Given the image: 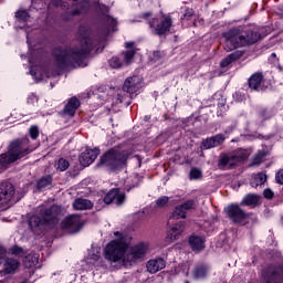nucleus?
Wrapping results in <instances>:
<instances>
[{
	"label": "nucleus",
	"instance_id": "obj_39",
	"mask_svg": "<svg viewBox=\"0 0 283 283\" xmlns=\"http://www.w3.org/2000/svg\"><path fill=\"white\" fill-rule=\"evenodd\" d=\"M168 203H169V197L167 196L159 197L156 200V205L159 209H163V207H167Z\"/></svg>",
	"mask_w": 283,
	"mask_h": 283
},
{
	"label": "nucleus",
	"instance_id": "obj_3",
	"mask_svg": "<svg viewBox=\"0 0 283 283\" xmlns=\"http://www.w3.org/2000/svg\"><path fill=\"white\" fill-rule=\"evenodd\" d=\"M226 44V52H233V50H238V48H247V45H253V43H258L262 35L259 32L244 30L242 28H232L229 31L222 34Z\"/></svg>",
	"mask_w": 283,
	"mask_h": 283
},
{
	"label": "nucleus",
	"instance_id": "obj_21",
	"mask_svg": "<svg viewBox=\"0 0 283 283\" xmlns=\"http://www.w3.org/2000/svg\"><path fill=\"white\" fill-rule=\"evenodd\" d=\"M262 81H264V77L262 76V73H254L249 78L250 90H254L255 92H262V90H264V87L262 86Z\"/></svg>",
	"mask_w": 283,
	"mask_h": 283
},
{
	"label": "nucleus",
	"instance_id": "obj_18",
	"mask_svg": "<svg viewBox=\"0 0 283 283\" xmlns=\"http://www.w3.org/2000/svg\"><path fill=\"white\" fill-rule=\"evenodd\" d=\"M224 140H227L224 134H218L213 137H209L202 142V149H213V147H220Z\"/></svg>",
	"mask_w": 283,
	"mask_h": 283
},
{
	"label": "nucleus",
	"instance_id": "obj_63",
	"mask_svg": "<svg viewBox=\"0 0 283 283\" xmlns=\"http://www.w3.org/2000/svg\"><path fill=\"white\" fill-rule=\"evenodd\" d=\"M193 25H196V22H193Z\"/></svg>",
	"mask_w": 283,
	"mask_h": 283
},
{
	"label": "nucleus",
	"instance_id": "obj_2",
	"mask_svg": "<svg viewBox=\"0 0 283 283\" xmlns=\"http://www.w3.org/2000/svg\"><path fill=\"white\" fill-rule=\"evenodd\" d=\"M114 235L117 239L111 241L105 248V259L108 262H120L123 260L124 266H132V264H136L147 255L149 244L139 243L129 249L132 239L128 235H123L120 232H114ZM127 249H129L128 252Z\"/></svg>",
	"mask_w": 283,
	"mask_h": 283
},
{
	"label": "nucleus",
	"instance_id": "obj_51",
	"mask_svg": "<svg viewBox=\"0 0 283 283\" xmlns=\"http://www.w3.org/2000/svg\"><path fill=\"white\" fill-rule=\"evenodd\" d=\"M102 12H109V8L107 6H102Z\"/></svg>",
	"mask_w": 283,
	"mask_h": 283
},
{
	"label": "nucleus",
	"instance_id": "obj_44",
	"mask_svg": "<svg viewBox=\"0 0 283 283\" xmlns=\"http://www.w3.org/2000/svg\"><path fill=\"white\" fill-rule=\"evenodd\" d=\"M8 250L3 248V245H0V264H3L8 260Z\"/></svg>",
	"mask_w": 283,
	"mask_h": 283
},
{
	"label": "nucleus",
	"instance_id": "obj_54",
	"mask_svg": "<svg viewBox=\"0 0 283 283\" xmlns=\"http://www.w3.org/2000/svg\"><path fill=\"white\" fill-rule=\"evenodd\" d=\"M0 283H10L8 280H2Z\"/></svg>",
	"mask_w": 283,
	"mask_h": 283
},
{
	"label": "nucleus",
	"instance_id": "obj_35",
	"mask_svg": "<svg viewBox=\"0 0 283 283\" xmlns=\"http://www.w3.org/2000/svg\"><path fill=\"white\" fill-rule=\"evenodd\" d=\"M191 19L196 21V12L193 11V9H186L185 13L181 17V20L191 21Z\"/></svg>",
	"mask_w": 283,
	"mask_h": 283
},
{
	"label": "nucleus",
	"instance_id": "obj_19",
	"mask_svg": "<svg viewBox=\"0 0 283 283\" xmlns=\"http://www.w3.org/2000/svg\"><path fill=\"white\" fill-rule=\"evenodd\" d=\"M87 10H90V1H84L81 2L76 6L75 9L72 10V12L70 13V15H67V13H64L62 15V19L64 21H70V19H72V17H76L78 14H83V12H87Z\"/></svg>",
	"mask_w": 283,
	"mask_h": 283
},
{
	"label": "nucleus",
	"instance_id": "obj_34",
	"mask_svg": "<svg viewBox=\"0 0 283 283\" xmlns=\"http://www.w3.org/2000/svg\"><path fill=\"white\" fill-rule=\"evenodd\" d=\"M266 156V153L264 150L258 151L253 157H252V167H258V165L262 164V159Z\"/></svg>",
	"mask_w": 283,
	"mask_h": 283
},
{
	"label": "nucleus",
	"instance_id": "obj_4",
	"mask_svg": "<svg viewBox=\"0 0 283 283\" xmlns=\"http://www.w3.org/2000/svg\"><path fill=\"white\" fill-rule=\"evenodd\" d=\"M40 217L32 216L29 219L31 229H54L59 224V216H61V207L51 206L50 208H40Z\"/></svg>",
	"mask_w": 283,
	"mask_h": 283
},
{
	"label": "nucleus",
	"instance_id": "obj_56",
	"mask_svg": "<svg viewBox=\"0 0 283 283\" xmlns=\"http://www.w3.org/2000/svg\"><path fill=\"white\" fill-rule=\"evenodd\" d=\"M272 59H275V56H277L275 53L271 54Z\"/></svg>",
	"mask_w": 283,
	"mask_h": 283
},
{
	"label": "nucleus",
	"instance_id": "obj_53",
	"mask_svg": "<svg viewBox=\"0 0 283 283\" xmlns=\"http://www.w3.org/2000/svg\"><path fill=\"white\" fill-rule=\"evenodd\" d=\"M98 258H99L98 254H95L92 256V260L98 261Z\"/></svg>",
	"mask_w": 283,
	"mask_h": 283
},
{
	"label": "nucleus",
	"instance_id": "obj_30",
	"mask_svg": "<svg viewBox=\"0 0 283 283\" xmlns=\"http://www.w3.org/2000/svg\"><path fill=\"white\" fill-rule=\"evenodd\" d=\"M23 264L27 269H32V266H36V264H39V255L28 254L23 259Z\"/></svg>",
	"mask_w": 283,
	"mask_h": 283
},
{
	"label": "nucleus",
	"instance_id": "obj_8",
	"mask_svg": "<svg viewBox=\"0 0 283 283\" xmlns=\"http://www.w3.org/2000/svg\"><path fill=\"white\" fill-rule=\"evenodd\" d=\"M140 87H143V85L140 84V77H128L124 82L123 91L118 90L117 94L115 95L116 103H124L125 95L123 94H125V92L126 94H136V92H138Z\"/></svg>",
	"mask_w": 283,
	"mask_h": 283
},
{
	"label": "nucleus",
	"instance_id": "obj_50",
	"mask_svg": "<svg viewBox=\"0 0 283 283\" xmlns=\"http://www.w3.org/2000/svg\"><path fill=\"white\" fill-rule=\"evenodd\" d=\"M254 137L259 139H265V140H269V138H271V136H262V134H255Z\"/></svg>",
	"mask_w": 283,
	"mask_h": 283
},
{
	"label": "nucleus",
	"instance_id": "obj_46",
	"mask_svg": "<svg viewBox=\"0 0 283 283\" xmlns=\"http://www.w3.org/2000/svg\"><path fill=\"white\" fill-rule=\"evenodd\" d=\"M275 180L279 185H283V169L276 172Z\"/></svg>",
	"mask_w": 283,
	"mask_h": 283
},
{
	"label": "nucleus",
	"instance_id": "obj_40",
	"mask_svg": "<svg viewBox=\"0 0 283 283\" xmlns=\"http://www.w3.org/2000/svg\"><path fill=\"white\" fill-rule=\"evenodd\" d=\"M202 177V171H200V169L198 168H192L190 170V179L191 180H198V178Z\"/></svg>",
	"mask_w": 283,
	"mask_h": 283
},
{
	"label": "nucleus",
	"instance_id": "obj_48",
	"mask_svg": "<svg viewBox=\"0 0 283 283\" xmlns=\"http://www.w3.org/2000/svg\"><path fill=\"white\" fill-rule=\"evenodd\" d=\"M135 42H126L125 48L126 50H134ZM136 52V50H134Z\"/></svg>",
	"mask_w": 283,
	"mask_h": 283
},
{
	"label": "nucleus",
	"instance_id": "obj_25",
	"mask_svg": "<svg viewBox=\"0 0 283 283\" xmlns=\"http://www.w3.org/2000/svg\"><path fill=\"white\" fill-rule=\"evenodd\" d=\"M92 201L83 198L75 199L73 202V209H75L76 211H85L87 209H92Z\"/></svg>",
	"mask_w": 283,
	"mask_h": 283
},
{
	"label": "nucleus",
	"instance_id": "obj_6",
	"mask_svg": "<svg viewBox=\"0 0 283 283\" xmlns=\"http://www.w3.org/2000/svg\"><path fill=\"white\" fill-rule=\"evenodd\" d=\"M127 158H129V151L120 148H112L101 157L98 165L107 167L111 171H117V169L127 167Z\"/></svg>",
	"mask_w": 283,
	"mask_h": 283
},
{
	"label": "nucleus",
	"instance_id": "obj_31",
	"mask_svg": "<svg viewBox=\"0 0 283 283\" xmlns=\"http://www.w3.org/2000/svg\"><path fill=\"white\" fill-rule=\"evenodd\" d=\"M258 202H260V196L258 195H248L242 200V203L247 207H255Z\"/></svg>",
	"mask_w": 283,
	"mask_h": 283
},
{
	"label": "nucleus",
	"instance_id": "obj_16",
	"mask_svg": "<svg viewBox=\"0 0 283 283\" xmlns=\"http://www.w3.org/2000/svg\"><path fill=\"white\" fill-rule=\"evenodd\" d=\"M167 266V262L163 258H155L150 259L146 263V270L150 275H155V273H158V271H163Z\"/></svg>",
	"mask_w": 283,
	"mask_h": 283
},
{
	"label": "nucleus",
	"instance_id": "obj_41",
	"mask_svg": "<svg viewBox=\"0 0 283 283\" xmlns=\"http://www.w3.org/2000/svg\"><path fill=\"white\" fill-rule=\"evenodd\" d=\"M163 59V53L160 51H155L149 55V60L153 61V63H156Z\"/></svg>",
	"mask_w": 283,
	"mask_h": 283
},
{
	"label": "nucleus",
	"instance_id": "obj_42",
	"mask_svg": "<svg viewBox=\"0 0 283 283\" xmlns=\"http://www.w3.org/2000/svg\"><path fill=\"white\" fill-rule=\"evenodd\" d=\"M29 134L33 140H36V138H39V127L31 126L29 129Z\"/></svg>",
	"mask_w": 283,
	"mask_h": 283
},
{
	"label": "nucleus",
	"instance_id": "obj_15",
	"mask_svg": "<svg viewBox=\"0 0 283 283\" xmlns=\"http://www.w3.org/2000/svg\"><path fill=\"white\" fill-rule=\"evenodd\" d=\"M104 202L105 205H112V202H114L120 206L125 202V192L119 189H113L104 197Z\"/></svg>",
	"mask_w": 283,
	"mask_h": 283
},
{
	"label": "nucleus",
	"instance_id": "obj_17",
	"mask_svg": "<svg viewBox=\"0 0 283 283\" xmlns=\"http://www.w3.org/2000/svg\"><path fill=\"white\" fill-rule=\"evenodd\" d=\"M3 270H0V275L3 277V275H13V273H17V269L20 266V262L17 259H7L3 263Z\"/></svg>",
	"mask_w": 283,
	"mask_h": 283
},
{
	"label": "nucleus",
	"instance_id": "obj_47",
	"mask_svg": "<svg viewBox=\"0 0 283 283\" xmlns=\"http://www.w3.org/2000/svg\"><path fill=\"white\" fill-rule=\"evenodd\" d=\"M263 196L264 198H266L268 200H271V198H273V191L271 189H265L263 191Z\"/></svg>",
	"mask_w": 283,
	"mask_h": 283
},
{
	"label": "nucleus",
	"instance_id": "obj_45",
	"mask_svg": "<svg viewBox=\"0 0 283 283\" xmlns=\"http://www.w3.org/2000/svg\"><path fill=\"white\" fill-rule=\"evenodd\" d=\"M9 253H11V255H20V253H23V249H21L19 245H14L9 250Z\"/></svg>",
	"mask_w": 283,
	"mask_h": 283
},
{
	"label": "nucleus",
	"instance_id": "obj_1",
	"mask_svg": "<svg viewBox=\"0 0 283 283\" xmlns=\"http://www.w3.org/2000/svg\"><path fill=\"white\" fill-rule=\"evenodd\" d=\"M104 29L99 38L94 39V35L90 29L85 25H81L77 31L78 45L72 46L70 49L56 48L53 51L55 59L56 72L65 70L66 67H85V59L98 43L105 41V38L109 32H116V27L118 22L116 19L104 15L103 17Z\"/></svg>",
	"mask_w": 283,
	"mask_h": 283
},
{
	"label": "nucleus",
	"instance_id": "obj_49",
	"mask_svg": "<svg viewBox=\"0 0 283 283\" xmlns=\"http://www.w3.org/2000/svg\"><path fill=\"white\" fill-rule=\"evenodd\" d=\"M158 23V18H153L151 20L148 21V25L150 28H154Z\"/></svg>",
	"mask_w": 283,
	"mask_h": 283
},
{
	"label": "nucleus",
	"instance_id": "obj_10",
	"mask_svg": "<svg viewBox=\"0 0 283 283\" xmlns=\"http://www.w3.org/2000/svg\"><path fill=\"white\" fill-rule=\"evenodd\" d=\"M83 224L84 222L82 221L80 214H70L61 222L62 229L64 231H69V233H78V231L83 229Z\"/></svg>",
	"mask_w": 283,
	"mask_h": 283
},
{
	"label": "nucleus",
	"instance_id": "obj_33",
	"mask_svg": "<svg viewBox=\"0 0 283 283\" xmlns=\"http://www.w3.org/2000/svg\"><path fill=\"white\" fill-rule=\"evenodd\" d=\"M52 185V176H44L36 182V189H45V187H50Z\"/></svg>",
	"mask_w": 283,
	"mask_h": 283
},
{
	"label": "nucleus",
	"instance_id": "obj_29",
	"mask_svg": "<svg viewBox=\"0 0 283 283\" xmlns=\"http://www.w3.org/2000/svg\"><path fill=\"white\" fill-rule=\"evenodd\" d=\"M264 182H266V175L259 172L251 178L250 185L255 188L264 185Z\"/></svg>",
	"mask_w": 283,
	"mask_h": 283
},
{
	"label": "nucleus",
	"instance_id": "obj_62",
	"mask_svg": "<svg viewBox=\"0 0 283 283\" xmlns=\"http://www.w3.org/2000/svg\"><path fill=\"white\" fill-rule=\"evenodd\" d=\"M185 283H189V281H186Z\"/></svg>",
	"mask_w": 283,
	"mask_h": 283
},
{
	"label": "nucleus",
	"instance_id": "obj_28",
	"mask_svg": "<svg viewBox=\"0 0 283 283\" xmlns=\"http://www.w3.org/2000/svg\"><path fill=\"white\" fill-rule=\"evenodd\" d=\"M189 244L192 251H202V249H205V239L198 235H192L189 238Z\"/></svg>",
	"mask_w": 283,
	"mask_h": 283
},
{
	"label": "nucleus",
	"instance_id": "obj_36",
	"mask_svg": "<svg viewBox=\"0 0 283 283\" xmlns=\"http://www.w3.org/2000/svg\"><path fill=\"white\" fill-rule=\"evenodd\" d=\"M234 155H237V157L239 159V163H242V160H247V158H249V156H251V150H249V149H240Z\"/></svg>",
	"mask_w": 283,
	"mask_h": 283
},
{
	"label": "nucleus",
	"instance_id": "obj_38",
	"mask_svg": "<svg viewBox=\"0 0 283 283\" xmlns=\"http://www.w3.org/2000/svg\"><path fill=\"white\" fill-rule=\"evenodd\" d=\"M69 168H70V161H67L66 159H63V158L59 159L57 169L60 171H66V169H69Z\"/></svg>",
	"mask_w": 283,
	"mask_h": 283
},
{
	"label": "nucleus",
	"instance_id": "obj_22",
	"mask_svg": "<svg viewBox=\"0 0 283 283\" xmlns=\"http://www.w3.org/2000/svg\"><path fill=\"white\" fill-rule=\"evenodd\" d=\"M171 30V18H165L157 27L155 28V33L158 36H163V34H167Z\"/></svg>",
	"mask_w": 283,
	"mask_h": 283
},
{
	"label": "nucleus",
	"instance_id": "obj_26",
	"mask_svg": "<svg viewBox=\"0 0 283 283\" xmlns=\"http://www.w3.org/2000/svg\"><path fill=\"white\" fill-rule=\"evenodd\" d=\"M238 163H240V159L237 157V155L223 156L219 160V165L221 167H235Z\"/></svg>",
	"mask_w": 283,
	"mask_h": 283
},
{
	"label": "nucleus",
	"instance_id": "obj_12",
	"mask_svg": "<svg viewBox=\"0 0 283 283\" xmlns=\"http://www.w3.org/2000/svg\"><path fill=\"white\" fill-rule=\"evenodd\" d=\"M228 218L234 223V224H241V222H244L247 220L248 216L244 210L240 209V206L238 205H230L224 209Z\"/></svg>",
	"mask_w": 283,
	"mask_h": 283
},
{
	"label": "nucleus",
	"instance_id": "obj_5",
	"mask_svg": "<svg viewBox=\"0 0 283 283\" xmlns=\"http://www.w3.org/2000/svg\"><path fill=\"white\" fill-rule=\"evenodd\" d=\"M29 143V139L14 140L11 143L9 150L0 155V169H8V165H12V163L25 158V156L30 154Z\"/></svg>",
	"mask_w": 283,
	"mask_h": 283
},
{
	"label": "nucleus",
	"instance_id": "obj_24",
	"mask_svg": "<svg viewBox=\"0 0 283 283\" xmlns=\"http://www.w3.org/2000/svg\"><path fill=\"white\" fill-rule=\"evenodd\" d=\"M80 105H81V102H78V98L71 97L64 107V114H67V116H74V114L76 113V109H78Z\"/></svg>",
	"mask_w": 283,
	"mask_h": 283
},
{
	"label": "nucleus",
	"instance_id": "obj_27",
	"mask_svg": "<svg viewBox=\"0 0 283 283\" xmlns=\"http://www.w3.org/2000/svg\"><path fill=\"white\" fill-rule=\"evenodd\" d=\"M185 231V222L180 221L176 223L168 232L170 240H178V237Z\"/></svg>",
	"mask_w": 283,
	"mask_h": 283
},
{
	"label": "nucleus",
	"instance_id": "obj_14",
	"mask_svg": "<svg viewBox=\"0 0 283 283\" xmlns=\"http://www.w3.org/2000/svg\"><path fill=\"white\" fill-rule=\"evenodd\" d=\"M98 154H101V150L98 148L90 149L86 148L81 155H80V164L82 167H90L96 158H98Z\"/></svg>",
	"mask_w": 283,
	"mask_h": 283
},
{
	"label": "nucleus",
	"instance_id": "obj_61",
	"mask_svg": "<svg viewBox=\"0 0 283 283\" xmlns=\"http://www.w3.org/2000/svg\"><path fill=\"white\" fill-rule=\"evenodd\" d=\"M281 222H282V224H283V217H282V219H281Z\"/></svg>",
	"mask_w": 283,
	"mask_h": 283
},
{
	"label": "nucleus",
	"instance_id": "obj_43",
	"mask_svg": "<svg viewBox=\"0 0 283 283\" xmlns=\"http://www.w3.org/2000/svg\"><path fill=\"white\" fill-rule=\"evenodd\" d=\"M30 66V74L31 76H36V61L33 60V57L29 59Z\"/></svg>",
	"mask_w": 283,
	"mask_h": 283
},
{
	"label": "nucleus",
	"instance_id": "obj_59",
	"mask_svg": "<svg viewBox=\"0 0 283 283\" xmlns=\"http://www.w3.org/2000/svg\"><path fill=\"white\" fill-rule=\"evenodd\" d=\"M133 187H138V182H136V185H134Z\"/></svg>",
	"mask_w": 283,
	"mask_h": 283
},
{
	"label": "nucleus",
	"instance_id": "obj_32",
	"mask_svg": "<svg viewBox=\"0 0 283 283\" xmlns=\"http://www.w3.org/2000/svg\"><path fill=\"white\" fill-rule=\"evenodd\" d=\"M42 4L40 9L45 8L48 6V0H41ZM76 1V0H73ZM52 6H55V8H67V0H51Z\"/></svg>",
	"mask_w": 283,
	"mask_h": 283
},
{
	"label": "nucleus",
	"instance_id": "obj_20",
	"mask_svg": "<svg viewBox=\"0 0 283 283\" xmlns=\"http://www.w3.org/2000/svg\"><path fill=\"white\" fill-rule=\"evenodd\" d=\"M210 271H211V268H209L208 264L199 263L195 266L192 271V277H195V280H205V277L209 275Z\"/></svg>",
	"mask_w": 283,
	"mask_h": 283
},
{
	"label": "nucleus",
	"instance_id": "obj_7",
	"mask_svg": "<svg viewBox=\"0 0 283 283\" xmlns=\"http://www.w3.org/2000/svg\"><path fill=\"white\" fill-rule=\"evenodd\" d=\"M261 283H283V265L270 264L261 271Z\"/></svg>",
	"mask_w": 283,
	"mask_h": 283
},
{
	"label": "nucleus",
	"instance_id": "obj_9",
	"mask_svg": "<svg viewBox=\"0 0 283 283\" xmlns=\"http://www.w3.org/2000/svg\"><path fill=\"white\" fill-rule=\"evenodd\" d=\"M197 207L198 202L196 200L188 199L174 209L170 218L175 220H185V218H187V213H189V211H196Z\"/></svg>",
	"mask_w": 283,
	"mask_h": 283
},
{
	"label": "nucleus",
	"instance_id": "obj_60",
	"mask_svg": "<svg viewBox=\"0 0 283 283\" xmlns=\"http://www.w3.org/2000/svg\"><path fill=\"white\" fill-rule=\"evenodd\" d=\"M134 180H136V181H137V180H138V178H136V177H135V178H134Z\"/></svg>",
	"mask_w": 283,
	"mask_h": 283
},
{
	"label": "nucleus",
	"instance_id": "obj_11",
	"mask_svg": "<svg viewBox=\"0 0 283 283\" xmlns=\"http://www.w3.org/2000/svg\"><path fill=\"white\" fill-rule=\"evenodd\" d=\"M134 56H136V52L134 50H127L120 54V57L113 56L108 61V63L111 67H113L114 70H118V67H123L125 65H132V61H134Z\"/></svg>",
	"mask_w": 283,
	"mask_h": 283
},
{
	"label": "nucleus",
	"instance_id": "obj_37",
	"mask_svg": "<svg viewBox=\"0 0 283 283\" xmlns=\"http://www.w3.org/2000/svg\"><path fill=\"white\" fill-rule=\"evenodd\" d=\"M15 18L18 19V21L25 22L28 21V19H30V13H28L27 10H18L15 12Z\"/></svg>",
	"mask_w": 283,
	"mask_h": 283
},
{
	"label": "nucleus",
	"instance_id": "obj_52",
	"mask_svg": "<svg viewBox=\"0 0 283 283\" xmlns=\"http://www.w3.org/2000/svg\"><path fill=\"white\" fill-rule=\"evenodd\" d=\"M142 17L143 19H147L148 17H151V12H146Z\"/></svg>",
	"mask_w": 283,
	"mask_h": 283
},
{
	"label": "nucleus",
	"instance_id": "obj_57",
	"mask_svg": "<svg viewBox=\"0 0 283 283\" xmlns=\"http://www.w3.org/2000/svg\"><path fill=\"white\" fill-rule=\"evenodd\" d=\"M132 105V102H126V106L129 107Z\"/></svg>",
	"mask_w": 283,
	"mask_h": 283
},
{
	"label": "nucleus",
	"instance_id": "obj_13",
	"mask_svg": "<svg viewBox=\"0 0 283 283\" xmlns=\"http://www.w3.org/2000/svg\"><path fill=\"white\" fill-rule=\"evenodd\" d=\"M14 192V185L3 181L0 185V207H4V205H8V202H12Z\"/></svg>",
	"mask_w": 283,
	"mask_h": 283
},
{
	"label": "nucleus",
	"instance_id": "obj_58",
	"mask_svg": "<svg viewBox=\"0 0 283 283\" xmlns=\"http://www.w3.org/2000/svg\"><path fill=\"white\" fill-rule=\"evenodd\" d=\"M130 189H132V187L127 188V186H126V190H127V191H130Z\"/></svg>",
	"mask_w": 283,
	"mask_h": 283
},
{
	"label": "nucleus",
	"instance_id": "obj_23",
	"mask_svg": "<svg viewBox=\"0 0 283 283\" xmlns=\"http://www.w3.org/2000/svg\"><path fill=\"white\" fill-rule=\"evenodd\" d=\"M242 54H244V51H241V50H237L230 53L226 59L221 61L220 66L229 67L231 63H233L234 61H238V59H242Z\"/></svg>",
	"mask_w": 283,
	"mask_h": 283
},
{
	"label": "nucleus",
	"instance_id": "obj_55",
	"mask_svg": "<svg viewBox=\"0 0 283 283\" xmlns=\"http://www.w3.org/2000/svg\"><path fill=\"white\" fill-rule=\"evenodd\" d=\"M38 0H32V6H36Z\"/></svg>",
	"mask_w": 283,
	"mask_h": 283
}]
</instances>
